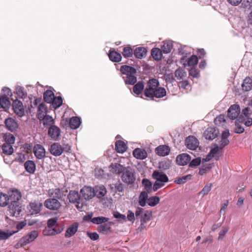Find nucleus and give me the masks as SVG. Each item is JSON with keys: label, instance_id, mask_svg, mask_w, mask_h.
Returning <instances> with one entry per match:
<instances>
[{"label": "nucleus", "instance_id": "nucleus-1", "mask_svg": "<svg viewBox=\"0 0 252 252\" xmlns=\"http://www.w3.org/2000/svg\"><path fill=\"white\" fill-rule=\"evenodd\" d=\"M159 83L158 79H150L147 82L144 90V95L152 99L154 97L162 98L166 95V91L163 87H159Z\"/></svg>", "mask_w": 252, "mask_h": 252}, {"label": "nucleus", "instance_id": "nucleus-2", "mask_svg": "<svg viewBox=\"0 0 252 252\" xmlns=\"http://www.w3.org/2000/svg\"><path fill=\"white\" fill-rule=\"evenodd\" d=\"M21 198L20 191L17 189L12 190L10 195V200L8 206L9 215L12 217H19L22 211L21 206L19 202Z\"/></svg>", "mask_w": 252, "mask_h": 252}, {"label": "nucleus", "instance_id": "nucleus-3", "mask_svg": "<svg viewBox=\"0 0 252 252\" xmlns=\"http://www.w3.org/2000/svg\"><path fill=\"white\" fill-rule=\"evenodd\" d=\"M49 151L52 155L58 157L61 156L63 152L69 153L71 148L68 144H63L62 146L59 143H54L50 146Z\"/></svg>", "mask_w": 252, "mask_h": 252}, {"label": "nucleus", "instance_id": "nucleus-4", "mask_svg": "<svg viewBox=\"0 0 252 252\" xmlns=\"http://www.w3.org/2000/svg\"><path fill=\"white\" fill-rule=\"evenodd\" d=\"M153 178L156 180L154 184L153 190L157 191L164 185V183L168 181V178L166 174H152Z\"/></svg>", "mask_w": 252, "mask_h": 252}, {"label": "nucleus", "instance_id": "nucleus-5", "mask_svg": "<svg viewBox=\"0 0 252 252\" xmlns=\"http://www.w3.org/2000/svg\"><path fill=\"white\" fill-rule=\"evenodd\" d=\"M109 169L112 173H132V169L129 166L125 167L118 163H112Z\"/></svg>", "mask_w": 252, "mask_h": 252}, {"label": "nucleus", "instance_id": "nucleus-6", "mask_svg": "<svg viewBox=\"0 0 252 252\" xmlns=\"http://www.w3.org/2000/svg\"><path fill=\"white\" fill-rule=\"evenodd\" d=\"M44 205L47 208L51 210H57L61 206V203L55 198L46 199L44 203Z\"/></svg>", "mask_w": 252, "mask_h": 252}, {"label": "nucleus", "instance_id": "nucleus-7", "mask_svg": "<svg viewBox=\"0 0 252 252\" xmlns=\"http://www.w3.org/2000/svg\"><path fill=\"white\" fill-rule=\"evenodd\" d=\"M240 107L238 104L232 105L227 110V116L231 120L236 119L240 113Z\"/></svg>", "mask_w": 252, "mask_h": 252}, {"label": "nucleus", "instance_id": "nucleus-8", "mask_svg": "<svg viewBox=\"0 0 252 252\" xmlns=\"http://www.w3.org/2000/svg\"><path fill=\"white\" fill-rule=\"evenodd\" d=\"M14 112L19 117H21L25 114V109L22 102L18 99L14 100L12 104Z\"/></svg>", "mask_w": 252, "mask_h": 252}, {"label": "nucleus", "instance_id": "nucleus-9", "mask_svg": "<svg viewBox=\"0 0 252 252\" xmlns=\"http://www.w3.org/2000/svg\"><path fill=\"white\" fill-rule=\"evenodd\" d=\"M94 189L91 187L85 186L80 190L83 198L85 200H90L94 197Z\"/></svg>", "mask_w": 252, "mask_h": 252}, {"label": "nucleus", "instance_id": "nucleus-10", "mask_svg": "<svg viewBox=\"0 0 252 252\" xmlns=\"http://www.w3.org/2000/svg\"><path fill=\"white\" fill-rule=\"evenodd\" d=\"M218 129L215 127H209L204 131L203 135L206 139L212 140L218 136Z\"/></svg>", "mask_w": 252, "mask_h": 252}, {"label": "nucleus", "instance_id": "nucleus-11", "mask_svg": "<svg viewBox=\"0 0 252 252\" xmlns=\"http://www.w3.org/2000/svg\"><path fill=\"white\" fill-rule=\"evenodd\" d=\"M48 135L54 140H58L61 136V129L57 126L54 125L48 128Z\"/></svg>", "mask_w": 252, "mask_h": 252}, {"label": "nucleus", "instance_id": "nucleus-12", "mask_svg": "<svg viewBox=\"0 0 252 252\" xmlns=\"http://www.w3.org/2000/svg\"><path fill=\"white\" fill-rule=\"evenodd\" d=\"M33 153L37 159H41L45 157L46 151L42 146L36 144L33 147Z\"/></svg>", "mask_w": 252, "mask_h": 252}, {"label": "nucleus", "instance_id": "nucleus-13", "mask_svg": "<svg viewBox=\"0 0 252 252\" xmlns=\"http://www.w3.org/2000/svg\"><path fill=\"white\" fill-rule=\"evenodd\" d=\"M186 145L187 147L190 150H195L198 146L197 139L193 136H189L186 139Z\"/></svg>", "mask_w": 252, "mask_h": 252}, {"label": "nucleus", "instance_id": "nucleus-14", "mask_svg": "<svg viewBox=\"0 0 252 252\" xmlns=\"http://www.w3.org/2000/svg\"><path fill=\"white\" fill-rule=\"evenodd\" d=\"M191 160L190 156L186 153L180 154L176 158V162L178 165H185L189 163Z\"/></svg>", "mask_w": 252, "mask_h": 252}, {"label": "nucleus", "instance_id": "nucleus-15", "mask_svg": "<svg viewBox=\"0 0 252 252\" xmlns=\"http://www.w3.org/2000/svg\"><path fill=\"white\" fill-rule=\"evenodd\" d=\"M94 196H96L99 199H102L107 193V191L103 185L95 186L94 188Z\"/></svg>", "mask_w": 252, "mask_h": 252}, {"label": "nucleus", "instance_id": "nucleus-16", "mask_svg": "<svg viewBox=\"0 0 252 252\" xmlns=\"http://www.w3.org/2000/svg\"><path fill=\"white\" fill-rule=\"evenodd\" d=\"M39 120H43V125L45 127L49 128L50 126H54L55 121L53 118L49 115H39Z\"/></svg>", "mask_w": 252, "mask_h": 252}, {"label": "nucleus", "instance_id": "nucleus-17", "mask_svg": "<svg viewBox=\"0 0 252 252\" xmlns=\"http://www.w3.org/2000/svg\"><path fill=\"white\" fill-rule=\"evenodd\" d=\"M63 229L62 226H56L54 228H46L43 230V234L44 235L52 236L61 233Z\"/></svg>", "mask_w": 252, "mask_h": 252}, {"label": "nucleus", "instance_id": "nucleus-18", "mask_svg": "<svg viewBox=\"0 0 252 252\" xmlns=\"http://www.w3.org/2000/svg\"><path fill=\"white\" fill-rule=\"evenodd\" d=\"M42 207V203L38 201H34L33 202H31L30 204L28 209L32 215H35L40 212Z\"/></svg>", "mask_w": 252, "mask_h": 252}, {"label": "nucleus", "instance_id": "nucleus-19", "mask_svg": "<svg viewBox=\"0 0 252 252\" xmlns=\"http://www.w3.org/2000/svg\"><path fill=\"white\" fill-rule=\"evenodd\" d=\"M4 123L6 128L12 132L15 131L18 128V125L17 122L12 118L6 119Z\"/></svg>", "mask_w": 252, "mask_h": 252}, {"label": "nucleus", "instance_id": "nucleus-20", "mask_svg": "<svg viewBox=\"0 0 252 252\" xmlns=\"http://www.w3.org/2000/svg\"><path fill=\"white\" fill-rule=\"evenodd\" d=\"M68 198L69 202L73 203H77L76 207L79 208V201L80 199V195L78 192L75 190L70 191L68 195Z\"/></svg>", "mask_w": 252, "mask_h": 252}, {"label": "nucleus", "instance_id": "nucleus-21", "mask_svg": "<svg viewBox=\"0 0 252 252\" xmlns=\"http://www.w3.org/2000/svg\"><path fill=\"white\" fill-rule=\"evenodd\" d=\"M120 71L123 75L125 76L135 74L136 73V70L135 68L127 65H122Z\"/></svg>", "mask_w": 252, "mask_h": 252}, {"label": "nucleus", "instance_id": "nucleus-22", "mask_svg": "<svg viewBox=\"0 0 252 252\" xmlns=\"http://www.w3.org/2000/svg\"><path fill=\"white\" fill-rule=\"evenodd\" d=\"M79 224L77 222H74L70 225L66 230L65 237L69 238L73 236L78 230Z\"/></svg>", "mask_w": 252, "mask_h": 252}, {"label": "nucleus", "instance_id": "nucleus-23", "mask_svg": "<svg viewBox=\"0 0 252 252\" xmlns=\"http://www.w3.org/2000/svg\"><path fill=\"white\" fill-rule=\"evenodd\" d=\"M133 155L137 159H143L147 157L148 154L145 149L136 148L133 150Z\"/></svg>", "mask_w": 252, "mask_h": 252}, {"label": "nucleus", "instance_id": "nucleus-24", "mask_svg": "<svg viewBox=\"0 0 252 252\" xmlns=\"http://www.w3.org/2000/svg\"><path fill=\"white\" fill-rule=\"evenodd\" d=\"M38 233L36 230H33L28 233L26 236L23 237L22 238L27 245L33 241L38 236Z\"/></svg>", "mask_w": 252, "mask_h": 252}, {"label": "nucleus", "instance_id": "nucleus-25", "mask_svg": "<svg viewBox=\"0 0 252 252\" xmlns=\"http://www.w3.org/2000/svg\"><path fill=\"white\" fill-rule=\"evenodd\" d=\"M170 149L166 145H160L157 147L155 152L157 154L160 156H165L168 155L170 153Z\"/></svg>", "mask_w": 252, "mask_h": 252}, {"label": "nucleus", "instance_id": "nucleus-26", "mask_svg": "<svg viewBox=\"0 0 252 252\" xmlns=\"http://www.w3.org/2000/svg\"><path fill=\"white\" fill-rule=\"evenodd\" d=\"M10 106L9 98L5 94L0 95V107L5 110L8 109Z\"/></svg>", "mask_w": 252, "mask_h": 252}, {"label": "nucleus", "instance_id": "nucleus-27", "mask_svg": "<svg viewBox=\"0 0 252 252\" xmlns=\"http://www.w3.org/2000/svg\"><path fill=\"white\" fill-rule=\"evenodd\" d=\"M147 51L144 47H139L135 48L133 51L135 57L138 59H142L145 57Z\"/></svg>", "mask_w": 252, "mask_h": 252}, {"label": "nucleus", "instance_id": "nucleus-28", "mask_svg": "<svg viewBox=\"0 0 252 252\" xmlns=\"http://www.w3.org/2000/svg\"><path fill=\"white\" fill-rule=\"evenodd\" d=\"M48 192L51 197L56 199H61L63 195L60 189H50Z\"/></svg>", "mask_w": 252, "mask_h": 252}, {"label": "nucleus", "instance_id": "nucleus-29", "mask_svg": "<svg viewBox=\"0 0 252 252\" xmlns=\"http://www.w3.org/2000/svg\"><path fill=\"white\" fill-rule=\"evenodd\" d=\"M12 190L8 192V194L0 193V206L4 207L9 204L10 200V193Z\"/></svg>", "mask_w": 252, "mask_h": 252}, {"label": "nucleus", "instance_id": "nucleus-30", "mask_svg": "<svg viewBox=\"0 0 252 252\" xmlns=\"http://www.w3.org/2000/svg\"><path fill=\"white\" fill-rule=\"evenodd\" d=\"M110 60L113 62H119L122 60V55L115 50H110L108 54Z\"/></svg>", "mask_w": 252, "mask_h": 252}, {"label": "nucleus", "instance_id": "nucleus-31", "mask_svg": "<svg viewBox=\"0 0 252 252\" xmlns=\"http://www.w3.org/2000/svg\"><path fill=\"white\" fill-rule=\"evenodd\" d=\"M113 222H109L107 223L101 224L97 226V230L99 233L106 234L111 232V225L113 224Z\"/></svg>", "mask_w": 252, "mask_h": 252}, {"label": "nucleus", "instance_id": "nucleus-32", "mask_svg": "<svg viewBox=\"0 0 252 252\" xmlns=\"http://www.w3.org/2000/svg\"><path fill=\"white\" fill-rule=\"evenodd\" d=\"M243 90L245 92H249L252 89V79L249 77H247L243 81L242 85Z\"/></svg>", "mask_w": 252, "mask_h": 252}, {"label": "nucleus", "instance_id": "nucleus-33", "mask_svg": "<svg viewBox=\"0 0 252 252\" xmlns=\"http://www.w3.org/2000/svg\"><path fill=\"white\" fill-rule=\"evenodd\" d=\"M127 149L126 145L125 142L122 140L117 141L115 143L116 151L119 153H124Z\"/></svg>", "mask_w": 252, "mask_h": 252}, {"label": "nucleus", "instance_id": "nucleus-34", "mask_svg": "<svg viewBox=\"0 0 252 252\" xmlns=\"http://www.w3.org/2000/svg\"><path fill=\"white\" fill-rule=\"evenodd\" d=\"M148 194L146 191L141 192L138 198L139 204L141 206L144 207L146 205L148 199Z\"/></svg>", "mask_w": 252, "mask_h": 252}, {"label": "nucleus", "instance_id": "nucleus-35", "mask_svg": "<svg viewBox=\"0 0 252 252\" xmlns=\"http://www.w3.org/2000/svg\"><path fill=\"white\" fill-rule=\"evenodd\" d=\"M144 84L142 81H139L134 84L133 87V92L137 95H139L143 91L144 92Z\"/></svg>", "mask_w": 252, "mask_h": 252}, {"label": "nucleus", "instance_id": "nucleus-36", "mask_svg": "<svg viewBox=\"0 0 252 252\" xmlns=\"http://www.w3.org/2000/svg\"><path fill=\"white\" fill-rule=\"evenodd\" d=\"M81 124L80 119L77 117H73L69 121V126L71 128L76 129L79 127Z\"/></svg>", "mask_w": 252, "mask_h": 252}, {"label": "nucleus", "instance_id": "nucleus-37", "mask_svg": "<svg viewBox=\"0 0 252 252\" xmlns=\"http://www.w3.org/2000/svg\"><path fill=\"white\" fill-rule=\"evenodd\" d=\"M26 171L29 173H33L35 170V164L32 161L29 160L24 164Z\"/></svg>", "mask_w": 252, "mask_h": 252}, {"label": "nucleus", "instance_id": "nucleus-38", "mask_svg": "<svg viewBox=\"0 0 252 252\" xmlns=\"http://www.w3.org/2000/svg\"><path fill=\"white\" fill-rule=\"evenodd\" d=\"M123 79L126 84L133 85L137 82V78L135 74L123 76Z\"/></svg>", "mask_w": 252, "mask_h": 252}, {"label": "nucleus", "instance_id": "nucleus-39", "mask_svg": "<svg viewBox=\"0 0 252 252\" xmlns=\"http://www.w3.org/2000/svg\"><path fill=\"white\" fill-rule=\"evenodd\" d=\"M54 93L51 90H49L46 91L43 94L44 100L48 103H51L53 98H54Z\"/></svg>", "mask_w": 252, "mask_h": 252}, {"label": "nucleus", "instance_id": "nucleus-40", "mask_svg": "<svg viewBox=\"0 0 252 252\" xmlns=\"http://www.w3.org/2000/svg\"><path fill=\"white\" fill-rule=\"evenodd\" d=\"M151 55L154 60L159 61L161 59L162 53L161 51L158 48H154L152 50Z\"/></svg>", "mask_w": 252, "mask_h": 252}, {"label": "nucleus", "instance_id": "nucleus-41", "mask_svg": "<svg viewBox=\"0 0 252 252\" xmlns=\"http://www.w3.org/2000/svg\"><path fill=\"white\" fill-rule=\"evenodd\" d=\"M175 76L178 80H183L187 76V73L185 69L179 68L175 71Z\"/></svg>", "mask_w": 252, "mask_h": 252}, {"label": "nucleus", "instance_id": "nucleus-42", "mask_svg": "<svg viewBox=\"0 0 252 252\" xmlns=\"http://www.w3.org/2000/svg\"><path fill=\"white\" fill-rule=\"evenodd\" d=\"M134 175V174H122L121 178L124 182L131 184L135 180V177Z\"/></svg>", "mask_w": 252, "mask_h": 252}, {"label": "nucleus", "instance_id": "nucleus-43", "mask_svg": "<svg viewBox=\"0 0 252 252\" xmlns=\"http://www.w3.org/2000/svg\"><path fill=\"white\" fill-rule=\"evenodd\" d=\"M142 184L144 187V191H146L149 193H150L152 192V184L149 180L147 179H143Z\"/></svg>", "mask_w": 252, "mask_h": 252}, {"label": "nucleus", "instance_id": "nucleus-44", "mask_svg": "<svg viewBox=\"0 0 252 252\" xmlns=\"http://www.w3.org/2000/svg\"><path fill=\"white\" fill-rule=\"evenodd\" d=\"M51 103H52L53 107L56 109L62 105L63 99L61 96H54V98H53Z\"/></svg>", "mask_w": 252, "mask_h": 252}, {"label": "nucleus", "instance_id": "nucleus-45", "mask_svg": "<svg viewBox=\"0 0 252 252\" xmlns=\"http://www.w3.org/2000/svg\"><path fill=\"white\" fill-rule=\"evenodd\" d=\"M122 54L125 58H128L132 57L134 54L131 47L130 46H127L123 48Z\"/></svg>", "mask_w": 252, "mask_h": 252}, {"label": "nucleus", "instance_id": "nucleus-46", "mask_svg": "<svg viewBox=\"0 0 252 252\" xmlns=\"http://www.w3.org/2000/svg\"><path fill=\"white\" fill-rule=\"evenodd\" d=\"M160 198L158 196H153L148 198L147 204L151 207L156 206L159 202Z\"/></svg>", "mask_w": 252, "mask_h": 252}, {"label": "nucleus", "instance_id": "nucleus-47", "mask_svg": "<svg viewBox=\"0 0 252 252\" xmlns=\"http://www.w3.org/2000/svg\"><path fill=\"white\" fill-rule=\"evenodd\" d=\"M2 149L3 153L7 155H10L13 153V148L10 144H3Z\"/></svg>", "mask_w": 252, "mask_h": 252}, {"label": "nucleus", "instance_id": "nucleus-48", "mask_svg": "<svg viewBox=\"0 0 252 252\" xmlns=\"http://www.w3.org/2000/svg\"><path fill=\"white\" fill-rule=\"evenodd\" d=\"M212 187V184L209 183L206 184L203 189L198 192L199 195H202V196H204L208 194L209 191L211 190Z\"/></svg>", "mask_w": 252, "mask_h": 252}, {"label": "nucleus", "instance_id": "nucleus-49", "mask_svg": "<svg viewBox=\"0 0 252 252\" xmlns=\"http://www.w3.org/2000/svg\"><path fill=\"white\" fill-rule=\"evenodd\" d=\"M109 218L104 217H94L92 219L91 222L94 224H101L102 223L108 221Z\"/></svg>", "mask_w": 252, "mask_h": 252}, {"label": "nucleus", "instance_id": "nucleus-50", "mask_svg": "<svg viewBox=\"0 0 252 252\" xmlns=\"http://www.w3.org/2000/svg\"><path fill=\"white\" fill-rule=\"evenodd\" d=\"M191 175L188 174L186 176H183L182 177L178 178L176 179L174 182L176 184H183L185 183L187 181L191 179Z\"/></svg>", "mask_w": 252, "mask_h": 252}, {"label": "nucleus", "instance_id": "nucleus-51", "mask_svg": "<svg viewBox=\"0 0 252 252\" xmlns=\"http://www.w3.org/2000/svg\"><path fill=\"white\" fill-rule=\"evenodd\" d=\"M4 144H14L15 142V137L13 134L10 133H6L4 136Z\"/></svg>", "mask_w": 252, "mask_h": 252}, {"label": "nucleus", "instance_id": "nucleus-52", "mask_svg": "<svg viewBox=\"0 0 252 252\" xmlns=\"http://www.w3.org/2000/svg\"><path fill=\"white\" fill-rule=\"evenodd\" d=\"M152 216V212L150 211L147 210L145 212L144 214L141 216L140 221L147 222L151 220Z\"/></svg>", "mask_w": 252, "mask_h": 252}, {"label": "nucleus", "instance_id": "nucleus-53", "mask_svg": "<svg viewBox=\"0 0 252 252\" xmlns=\"http://www.w3.org/2000/svg\"><path fill=\"white\" fill-rule=\"evenodd\" d=\"M47 112V108L45 104L43 103H40L38 106V113H37V118H39V115H44V114H46Z\"/></svg>", "mask_w": 252, "mask_h": 252}, {"label": "nucleus", "instance_id": "nucleus-54", "mask_svg": "<svg viewBox=\"0 0 252 252\" xmlns=\"http://www.w3.org/2000/svg\"><path fill=\"white\" fill-rule=\"evenodd\" d=\"M173 45L171 42H164L163 45H162L161 49L162 51L164 53H169L171 51Z\"/></svg>", "mask_w": 252, "mask_h": 252}, {"label": "nucleus", "instance_id": "nucleus-55", "mask_svg": "<svg viewBox=\"0 0 252 252\" xmlns=\"http://www.w3.org/2000/svg\"><path fill=\"white\" fill-rule=\"evenodd\" d=\"M16 92L18 96L22 98H25L27 96V93L25 92L24 88L21 86H17Z\"/></svg>", "mask_w": 252, "mask_h": 252}, {"label": "nucleus", "instance_id": "nucleus-56", "mask_svg": "<svg viewBox=\"0 0 252 252\" xmlns=\"http://www.w3.org/2000/svg\"><path fill=\"white\" fill-rule=\"evenodd\" d=\"M213 166H214V164L211 163H205V164H203L200 168L199 173L210 172V169L212 168Z\"/></svg>", "mask_w": 252, "mask_h": 252}, {"label": "nucleus", "instance_id": "nucleus-57", "mask_svg": "<svg viewBox=\"0 0 252 252\" xmlns=\"http://www.w3.org/2000/svg\"><path fill=\"white\" fill-rule=\"evenodd\" d=\"M198 63V58L195 55L191 56L188 60V64L190 66H194Z\"/></svg>", "mask_w": 252, "mask_h": 252}, {"label": "nucleus", "instance_id": "nucleus-58", "mask_svg": "<svg viewBox=\"0 0 252 252\" xmlns=\"http://www.w3.org/2000/svg\"><path fill=\"white\" fill-rule=\"evenodd\" d=\"M201 162V159L200 158H197L193 159L189 162V166L191 168H195L197 166L199 165Z\"/></svg>", "mask_w": 252, "mask_h": 252}, {"label": "nucleus", "instance_id": "nucleus-59", "mask_svg": "<svg viewBox=\"0 0 252 252\" xmlns=\"http://www.w3.org/2000/svg\"><path fill=\"white\" fill-rule=\"evenodd\" d=\"M229 227L228 226H223L222 229L219 233V236L218 237L219 240H222L224 237L225 234L229 231Z\"/></svg>", "mask_w": 252, "mask_h": 252}, {"label": "nucleus", "instance_id": "nucleus-60", "mask_svg": "<svg viewBox=\"0 0 252 252\" xmlns=\"http://www.w3.org/2000/svg\"><path fill=\"white\" fill-rule=\"evenodd\" d=\"M58 220L57 218H53L49 219L47 221V227L49 228H52L54 226H57L56 223Z\"/></svg>", "mask_w": 252, "mask_h": 252}, {"label": "nucleus", "instance_id": "nucleus-61", "mask_svg": "<svg viewBox=\"0 0 252 252\" xmlns=\"http://www.w3.org/2000/svg\"><path fill=\"white\" fill-rule=\"evenodd\" d=\"M159 168L161 171L165 170L168 169L170 167V165L167 162L163 161L159 163Z\"/></svg>", "mask_w": 252, "mask_h": 252}, {"label": "nucleus", "instance_id": "nucleus-62", "mask_svg": "<svg viewBox=\"0 0 252 252\" xmlns=\"http://www.w3.org/2000/svg\"><path fill=\"white\" fill-rule=\"evenodd\" d=\"M225 120L224 119V116L222 115H220L218 117H217L214 120V123L217 125H219L222 122H224Z\"/></svg>", "mask_w": 252, "mask_h": 252}, {"label": "nucleus", "instance_id": "nucleus-63", "mask_svg": "<svg viewBox=\"0 0 252 252\" xmlns=\"http://www.w3.org/2000/svg\"><path fill=\"white\" fill-rule=\"evenodd\" d=\"M114 217L118 219L119 220H126V217L125 215L120 214L118 212H114L113 214Z\"/></svg>", "mask_w": 252, "mask_h": 252}, {"label": "nucleus", "instance_id": "nucleus-64", "mask_svg": "<svg viewBox=\"0 0 252 252\" xmlns=\"http://www.w3.org/2000/svg\"><path fill=\"white\" fill-rule=\"evenodd\" d=\"M189 74L193 77L196 78L199 75L197 69L195 68H191L189 71Z\"/></svg>", "mask_w": 252, "mask_h": 252}]
</instances>
